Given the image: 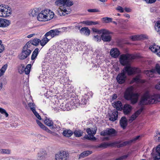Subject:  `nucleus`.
<instances>
[{
	"label": "nucleus",
	"mask_w": 160,
	"mask_h": 160,
	"mask_svg": "<svg viewBox=\"0 0 160 160\" xmlns=\"http://www.w3.org/2000/svg\"><path fill=\"white\" fill-rule=\"evenodd\" d=\"M139 72L138 69L131 66H126L122 70L121 73H119L117 76L116 80L117 82L119 84H122L125 82L126 76L125 74L127 72L128 75L135 74Z\"/></svg>",
	"instance_id": "f257e3e1"
},
{
	"label": "nucleus",
	"mask_w": 160,
	"mask_h": 160,
	"mask_svg": "<svg viewBox=\"0 0 160 160\" xmlns=\"http://www.w3.org/2000/svg\"><path fill=\"white\" fill-rule=\"evenodd\" d=\"M133 89L132 87H128L124 93V98L127 100H130L131 103L133 104L137 102L138 97L137 93H133Z\"/></svg>",
	"instance_id": "f03ea898"
},
{
	"label": "nucleus",
	"mask_w": 160,
	"mask_h": 160,
	"mask_svg": "<svg viewBox=\"0 0 160 160\" xmlns=\"http://www.w3.org/2000/svg\"><path fill=\"white\" fill-rule=\"evenodd\" d=\"M64 5L61 6L58 11L59 14L61 16H64L71 12L70 7L72 6L73 3L71 0H64Z\"/></svg>",
	"instance_id": "7ed1b4c3"
},
{
	"label": "nucleus",
	"mask_w": 160,
	"mask_h": 160,
	"mask_svg": "<svg viewBox=\"0 0 160 160\" xmlns=\"http://www.w3.org/2000/svg\"><path fill=\"white\" fill-rule=\"evenodd\" d=\"M134 56L129 54H122L120 55L119 58L120 63L123 66H130V62L132 60L134 59Z\"/></svg>",
	"instance_id": "20e7f679"
},
{
	"label": "nucleus",
	"mask_w": 160,
	"mask_h": 160,
	"mask_svg": "<svg viewBox=\"0 0 160 160\" xmlns=\"http://www.w3.org/2000/svg\"><path fill=\"white\" fill-rule=\"evenodd\" d=\"M155 102L154 97L146 92L141 99L140 104L142 105L153 104Z\"/></svg>",
	"instance_id": "39448f33"
},
{
	"label": "nucleus",
	"mask_w": 160,
	"mask_h": 160,
	"mask_svg": "<svg viewBox=\"0 0 160 160\" xmlns=\"http://www.w3.org/2000/svg\"><path fill=\"white\" fill-rule=\"evenodd\" d=\"M28 44H26L23 47L21 53L19 56V58L23 60L27 58L31 53L32 49L28 45Z\"/></svg>",
	"instance_id": "423d86ee"
},
{
	"label": "nucleus",
	"mask_w": 160,
	"mask_h": 160,
	"mask_svg": "<svg viewBox=\"0 0 160 160\" xmlns=\"http://www.w3.org/2000/svg\"><path fill=\"white\" fill-rule=\"evenodd\" d=\"M11 8L7 5H0V17L6 18L9 16L11 13Z\"/></svg>",
	"instance_id": "0eeeda50"
},
{
	"label": "nucleus",
	"mask_w": 160,
	"mask_h": 160,
	"mask_svg": "<svg viewBox=\"0 0 160 160\" xmlns=\"http://www.w3.org/2000/svg\"><path fill=\"white\" fill-rule=\"evenodd\" d=\"M50 31L47 32L44 35V37L42 40H40V43L42 47L44 46L52 38H54L53 35L52 36Z\"/></svg>",
	"instance_id": "6e6552de"
},
{
	"label": "nucleus",
	"mask_w": 160,
	"mask_h": 160,
	"mask_svg": "<svg viewBox=\"0 0 160 160\" xmlns=\"http://www.w3.org/2000/svg\"><path fill=\"white\" fill-rule=\"evenodd\" d=\"M111 32L109 31L104 29L101 35V38L104 42H109L111 40V37L110 35Z\"/></svg>",
	"instance_id": "1a4fd4ad"
},
{
	"label": "nucleus",
	"mask_w": 160,
	"mask_h": 160,
	"mask_svg": "<svg viewBox=\"0 0 160 160\" xmlns=\"http://www.w3.org/2000/svg\"><path fill=\"white\" fill-rule=\"evenodd\" d=\"M68 156V154L65 151H62L56 155V160H66Z\"/></svg>",
	"instance_id": "9d476101"
},
{
	"label": "nucleus",
	"mask_w": 160,
	"mask_h": 160,
	"mask_svg": "<svg viewBox=\"0 0 160 160\" xmlns=\"http://www.w3.org/2000/svg\"><path fill=\"white\" fill-rule=\"evenodd\" d=\"M117 133L116 130L112 128H107L105 130L102 131L100 135L102 136L108 135L114 136Z\"/></svg>",
	"instance_id": "9b49d317"
},
{
	"label": "nucleus",
	"mask_w": 160,
	"mask_h": 160,
	"mask_svg": "<svg viewBox=\"0 0 160 160\" xmlns=\"http://www.w3.org/2000/svg\"><path fill=\"white\" fill-rule=\"evenodd\" d=\"M67 29L66 27H63L62 28H57L51 30L50 33H51V35L54 37L58 35L60 33L64 32Z\"/></svg>",
	"instance_id": "f8f14e48"
},
{
	"label": "nucleus",
	"mask_w": 160,
	"mask_h": 160,
	"mask_svg": "<svg viewBox=\"0 0 160 160\" xmlns=\"http://www.w3.org/2000/svg\"><path fill=\"white\" fill-rule=\"evenodd\" d=\"M40 39L37 38H34L28 41L26 44H28V45L32 48V45L38 46L39 45Z\"/></svg>",
	"instance_id": "ddd939ff"
},
{
	"label": "nucleus",
	"mask_w": 160,
	"mask_h": 160,
	"mask_svg": "<svg viewBox=\"0 0 160 160\" xmlns=\"http://www.w3.org/2000/svg\"><path fill=\"white\" fill-rule=\"evenodd\" d=\"M47 12V10H44L39 13L37 17V19L40 21H46V14Z\"/></svg>",
	"instance_id": "4468645a"
},
{
	"label": "nucleus",
	"mask_w": 160,
	"mask_h": 160,
	"mask_svg": "<svg viewBox=\"0 0 160 160\" xmlns=\"http://www.w3.org/2000/svg\"><path fill=\"white\" fill-rule=\"evenodd\" d=\"M143 110V108H142L132 114L129 120V121L130 122H131L133 121L141 113Z\"/></svg>",
	"instance_id": "2eb2a0df"
},
{
	"label": "nucleus",
	"mask_w": 160,
	"mask_h": 160,
	"mask_svg": "<svg viewBox=\"0 0 160 160\" xmlns=\"http://www.w3.org/2000/svg\"><path fill=\"white\" fill-rule=\"evenodd\" d=\"M153 160H160V145L156 148L155 153H152Z\"/></svg>",
	"instance_id": "dca6fc26"
},
{
	"label": "nucleus",
	"mask_w": 160,
	"mask_h": 160,
	"mask_svg": "<svg viewBox=\"0 0 160 160\" xmlns=\"http://www.w3.org/2000/svg\"><path fill=\"white\" fill-rule=\"evenodd\" d=\"M132 109V107L130 105L128 104H126L123 106V112L125 115L128 114L131 112Z\"/></svg>",
	"instance_id": "f3484780"
},
{
	"label": "nucleus",
	"mask_w": 160,
	"mask_h": 160,
	"mask_svg": "<svg viewBox=\"0 0 160 160\" xmlns=\"http://www.w3.org/2000/svg\"><path fill=\"white\" fill-rule=\"evenodd\" d=\"M120 53L119 50L117 48H113L111 49L110 54L112 57L116 58L120 55Z\"/></svg>",
	"instance_id": "a211bd4d"
},
{
	"label": "nucleus",
	"mask_w": 160,
	"mask_h": 160,
	"mask_svg": "<svg viewBox=\"0 0 160 160\" xmlns=\"http://www.w3.org/2000/svg\"><path fill=\"white\" fill-rule=\"evenodd\" d=\"M118 116V112L117 110L114 111L110 115L109 120L114 122L117 119Z\"/></svg>",
	"instance_id": "6ab92c4d"
},
{
	"label": "nucleus",
	"mask_w": 160,
	"mask_h": 160,
	"mask_svg": "<svg viewBox=\"0 0 160 160\" xmlns=\"http://www.w3.org/2000/svg\"><path fill=\"white\" fill-rule=\"evenodd\" d=\"M80 32L82 34L88 36L90 34V31L88 27H84L80 29Z\"/></svg>",
	"instance_id": "aec40b11"
},
{
	"label": "nucleus",
	"mask_w": 160,
	"mask_h": 160,
	"mask_svg": "<svg viewBox=\"0 0 160 160\" xmlns=\"http://www.w3.org/2000/svg\"><path fill=\"white\" fill-rule=\"evenodd\" d=\"M120 125L123 129L125 128L127 125V121L125 117H122L120 121Z\"/></svg>",
	"instance_id": "412c9836"
},
{
	"label": "nucleus",
	"mask_w": 160,
	"mask_h": 160,
	"mask_svg": "<svg viewBox=\"0 0 160 160\" xmlns=\"http://www.w3.org/2000/svg\"><path fill=\"white\" fill-rule=\"evenodd\" d=\"M36 122L38 125L43 130L46 131L47 132L52 134V132L47 127L45 126L40 121L38 120H36Z\"/></svg>",
	"instance_id": "4be33fe9"
},
{
	"label": "nucleus",
	"mask_w": 160,
	"mask_h": 160,
	"mask_svg": "<svg viewBox=\"0 0 160 160\" xmlns=\"http://www.w3.org/2000/svg\"><path fill=\"white\" fill-rule=\"evenodd\" d=\"M46 156V151L44 150L40 151L38 154V157L39 160H44Z\"/></svg>",
	"instance_id": "5701e85b"
},
{
	"label": "nucleus",
	"mask_w": 160,
	"mask_h": 160,
	"mask_svg": "<svg viewBox=\"0 0 160 160\" xmlns=\"http://www.w3.org/2000/svg\"><path fill=\"white\" fill-rule=\"evenodd\" d=\"M112 105L114 108H116L117 110H120L122 109L121 106H122V104L120 101H118L113 102Z\"/></svg>",
	"instance_id": "b1692460"
},
{
	"label": "nucleus",
	"mask_w": 160,
	"mask_h": 160,
	"mask_svg": "<svg viewBox=\"0 0 160 160\" xmlns=\"http://www.w3.org/2000/svg\"><path fill=\"white\" fill-rule=\"evenodd\" d=\"M73 134L72 131L70 129H66L64 130L62 132L63 135L67 137H69L71 136Z\"/></svg>",
	"instance_id": "393cba45"
},
{
	"label": "nucleus",
	"mask_w": 160,
	"mask_h": 160,
	"mask_svg": "<svg viewBox=\"0 0 160 160\" xmlns=\"http://www.w3.org/2000/svg\"><path fill=\"white\" fill-rule=\"evenodd\" d=\"M47 14H46V21L49 20L52 18L54 15V13L51 12L50 10H47Z\"/></svg>",
	"instance_id": "a878e982"
},
{
	"label": "nucleus",
	"mask_w": 160,
	"mask_h": 160,
	"mask_svg": "<svg viewBox=\"0 0 160 160\" xmlns=\"http://www.w3.org/2000/svg\"><path fill=\"white\" fill-rule=\"evenodd\" d=\"M38 51L39 49L38 48H36L33 52L31 57L32 60H34L36 58L38 54Z\"/></svg>",
	"instance_id": "bb28decb"
},
{
	"label": "nucleus",
	"mask_w": 160,
	"mask_h": 160,
	"mask_svg": "<svg viewBox=\"0 0 160 160\" xmlns=\"http://www.w3.org/2000/svg\"><path fill=\"white\" fill-rule=\"evenodd\" d=\"M44 123L45 124L49 127L51 128H52L53 127V123L52 120H51L50 118H47L44 121Z\"/></svg>",
	"instance_id": "cd10ccee"
},
{
	"label": "nucleus",
	"mask_w": 160,
	"mask_h": 160,
	"mask_svg": "<svg viewBox=\"0 0 160 160\" xmlns=\"http://www.w3.org/2000/svg\"><path fill=\"white\" fill-rule=\"evenodd\" d=\"M40 10L39 8H36L34 9L33 10H31L30 13V16H32V17L35 16L38 14Z\"/></svg>",
	"instance_id": "c85d7f7f"
},
{
	"label": "nucleus",
	"mask_w": 160,
	"mask_h": 160,
	"mask_svg": "<svg viewBox=\"0 0 160 160\" xmlns=\"http://www.w3.org/2000/svg\"><path fill=\"white\" fill-rule=\"evenodd\" d=\"M92 152L89 151H84L81 153L79 155V158H83L91 154Z\"/></svg>",
	"instance_id": "c756f323"
},
{
	"label": "nucleus",
	"mask_w": 160,
	"mask_h": 160,
	"mask_svg": "<svg viewBox=\"0 0 160 160\" xmlns=\"http://www.w3.org/2000/svg\"><path fill=\"white\" fill-rule=\"evenodd\" d=\"M159 47L155 44L154 43L150 46L149 49L152 52L155 53H156V51H157Z\"/></svg>",
	"instance_id": "7c9ffc66"
},
{
	"label": "nucleus",
	"mask_w": 160,
	"mask_h": 160,
	"mask_svg": "<svg viewBox=\"0 0 160 160\" xmlns=\"http://www.w3.org/2000/svg\"><path fill=\"white\" fill-rule=\"evenodd\" d=\"M2 21L3 22L2 25V27H7V26H8L10 24V21L9 20L2 18Z\"/></svg>",
	"instance_id": "2f4dec72"
},
{
	"label": "nucleus",
	"mask_w": 160,
	"mask_h": 160,
	"mask_svg": "<svg viewBox=\"0 0 160 160\" xmlns=\"http://www.w3.org/2000/svg\"><path fill=\"white\" fill-rule=\"evenodd\" d=\"M73 133L74 136L77 137H81L83 134L81 130H75Z\"/></svg>",
	"instance_id": "473e14b6"
},
{
	"label": "nucleus",
	"mask_w": 160,
	"mask_h": 160,
	"mask_svg": "<svg viewBox=\"0 0 160 160\" xmlns=\"http://www.w3.org/2000/svg\"><path fill=\"white\" fill-rule=\"evenodd\" d=\"M8 67V64H6L3 65L1 69H0V77H1L3 75L5 72Z\"/></svg>",
	"instance_id": "72a5a7b5"
},
{
	"label": "nucleus",
	"mask_w": 160,
	"mask_h": 160,
	"mask_svg": "<svg viewBox=\"0 0 160 160\" xmlns=\"http://www.w3.org/2000/svg\"><path fill=\"white\" fill-rule=\"evenodd\" d=\"M25 66L24 64H21L18 66V72L20 74H22L24 72Z\"/></svg>",
	"instance_id": "f704fd0d"
},
{
	"label": "nucleus",
	"mask_w": 160,
	"mask_h": 160,
	"mask_svg": "<svg viewBox=\"0 0 160 160\" xmlns=\"http://www.w3.org/2000/svg\"><path fill=\"white\" fill-rule=\"evenodd\" d=\"M31 65V64H28L27 65L26 68L24 69V72H25V74H28L29 73Z\"/></svg>",
	"instance_id": "c9c22d12"
},
{
	"label": "nucleus",
	"mask_w": 160,
	"mask_h": 160,
	"mask_svg": "<svg viewBox=\"0 0 160 160\" xmlns=\"http://www.w3.org/2000/svg\"><path fill=\"white\" fill-rule=\"evenodd\" d=\"M64 0H58L55 2V4L57 6H62L64 5ZM60 7H59L60 8Z\"/></svg>",
	"instance_id": "e433bc0d"
},
{
	"label": "nucleus",
	"mask_w": 160,
	"mask_h": 160,
	"mask_svg": "<svg viewBox=\"0 0 160 160\" xmlns=\"http://www.w3.org/2000/svg\"><path fill=\"white\" fill-rule=\"evenodd\" d=\"M92 29L93 32H96L97 34H100L102 33L104 29L98 30L96 28H92Z\"/></svg>",
	"instance_id": "4c0bfd02"
},
{
	"label": "nucleus",
	"mask_w": 160,
	"mask_h": 160,
	"mask_svg": "<svg viewBox=\"0 0 160 160\" xmlns=\"http://www.w3.org/2000/svg\"><path fill=\"white\" fill-rule=\"evenodd\" d=\"M86 131L88 134L90 136L95 135L96 133V131H93L90 128H88L87 129Z\"/></svg>",
	"instance_id": "58836bf2"
},
{
	"label": "nucleus",
	"mask_w": 160,
	"mask_h": 160,
	"mask_svg": "<svg viewBox=\"0 0 160 160\" xmlns=\"http://www.w3.org/2000/svg\"><path fill=\"white\" fill-rule=\"evenodd\" d=\"M132 142V140L124 142L119 145V147H122L126 146Z\"/></svg>",
	"instance_id": "ea45409f"
},
{
	"label": "nucleus",
	"mask_w": 160,
	"mask_h": 160,
	"mask_svg": "<svg viewBox=\"0 0 160 160\" xmlns=\"http://www.w3.org/2000/svg\"><path fill=\"white\" fill-rule=\"evenodd\" d=\"M155 28L158 32L160 33V22H158L155 24Z\"/></svg>",
	"instance_id": "a19ab883"
},
{
	"label": "nucleus",
	"mask_w": 160,
	"mask_h": 160,
	"mask_svg": "<svg viewBox=\"0 0 160 160\" xmlns=\"http://www.w3.org/2000/svg\"><path fill=\"white\" fill-rule=\"evenodd\" d=\"M110 144L106 142H104L101 144L99 146V148H106L108 146L110 145Z\"/></svg>",
	"instance_id": "79ce46f5"
},
{
	"label": "nucleus",
	"mask_w": 160,
	"mask_h": 160,
	"mask_svg": "<svg viewBox=\"0 0 160 160\" xmlns=\"http://www.w3.org/2000/svg\"><path fill=\"white\" fill-rule=\"evenodd\" d=\"M0 112L2 114H4L6 117H8V114L6 112V110L1 108H0Z\"/></svg>",
	"instance_id": "37998d69"
},
{
	"label": "nucleus",
	"mask_w": 160,
	"mask_h": 160,
	"mask_svg": "<svg viewBox=\"0 0 160 160\" xmlns=\"http://www.w3.org/2000/svg\"><path fill=\"white\" fill-rule=\"evenodd\" d=\"M0 152L2 153L9 154L10 153V151L9 149H1L0 150Z\"/></svg>",
	"instance_id": "c03bdc74"
},
{
	"label": "nucleus",
	"mask_w": 160,
	"mask_h": 160,
	"mask_svg": "<svg viewBox=\"0 0 160 160\" xmlns=\"http://www.w3.org/2000/svg\"><path fill=\"white\" fill-rule=\"evenodd\" d=\"M28 105L33 112L36 111L35 109V108L34 104L33 103H30L28 104Z\"/></svg>",
	"instance_id": "a18cd8bd"
},
{
	"label": "nucleus",
	"mask_w": 160,
	"mask_h": 160,
	"mask_svg": "<svg viewBox=\"0 0 160 160\" xmlns=\"http://www.w3.org/2000/svg\"><path fill=\"white\" fill-rule=\"evenodd\" d=\"M92 21H85L81 22H80L81 23L85 24L87 26L91 25Z\"/></svg>",
	"instance_id": "49530a36"
},
{
	"label": "nucleus",
	"mask_w": 160,
	"mask_h": 160,
	"mask_svg": "<svg viewBox=\"0 0 160 160\" xmlns=\"http://www.w3.org/2000/svg\"><path fill=\"white\" fill-rule=\"evenodd\" d=\"M139 39V40L140 39H147L148 38V37L145 34H141L140 35H138Z\"/></svg>",
	"instance_id": "de8ad7c7"
},
{
	"label": "nucleus",
	"mask_w": 160,
	"mask_h": 160,
	"mask_svg": "<svg viewBox=\"0 0 160 160\" xmlns=\"http://www.w3.org/2000/svg\"><path fill=\"white\" fill-rule=\"evenodd\" d=\"M102 19L106 23L111 22L112 20V18H103Z\"/></svg>",
	"instance_id": "09e8293b"
},
{
	"label": "nucleus",
	"mask_w": 160,
	"mask_h": 160,
	"mask_svg": "<svg viewBox=\"0 0 160 160\" xmlns=\"http://www.w3.org/2000/svg\"><path fill=\"white\" fill-rule=\"evenodd\" d=\"M129 154L130 153H128L127 154L125 155L122 156L121 157H120L118 158L119 160H122L123 159H126L128 157Z\"/></svg>",
	"instance_id": "8fccbe9b"
},
{
	"label": "nucleus",
	"mask_w": 160,
	"mask_h": 160,
	"mask_svg": "<svg viewBox=\"0 0 160 160\" xmlns=\"http://www.w3.org/2000/svg\"><path fill=\"white\" fill-rule=\"evenodd\" d=\"M88 11L90 12H99V10L97 9H88Z\"/></svg>",
	"instance_id": "3c124183"
},
{
	"label": "nucleus",
	"mask_w": 160,
	"mask_h": 160,
	"mask_svg": "<svg viewBox=\"0 0 160 160\" xmlns=\"http://www.w3.org/2000/svg\"><path fill=\"white\" fill-rule=\"evenodd\" d=\"M101 38L99 36L97 35L96 36H94V40L97 42H99L101 41Z\"/></svg>",
	"instance_id": "603ef678"
},
{
	"label": "nucleus",
	"mask_w": 160,
	"mask_h": 160,
	"mask_svg": "<svg viewBox=\"0 0 160 160\" xmlns=\"http://www.w3.org/2000/svg\"><path fill=\"white\" fill-rule=\"evenodd\" d=\"M155 69L157 72L160 74V66L158 64H157L156 65Z\"/></svg>",
	"instance_id": "864d4df0"
},
{
	"label": "nucleus",
	"mask_w": 160,
	"mask_h": 160,
	"mask_svg": "<svg viewBox=\"0 0 160 160\" xmlns=\"http://www.w3.org/2000/svg\"><path fill=\"white\" fill-rule=\"evenodd\" d=\"M138 35L132 36L131 37V39L132 41H136V40H139Z\"/></svg>",
	"instance_id": "5fc2aeb1"
},
{
	"label": "nucleus",
	"mask_w": 160,
	"mask_h": 160,
	"mask_svg": "<svg viewBox=\"0 0 160 160\" xmlns=\"http://www.w3.org/2000/svg\"><path fill=\"white\" fill-rule=\"evenodd\" d=\"M2 42L1 40H0V53L2 52L4 49V47L1 43Z\"/></svg>",
	"instance_id": "6e6d98bb"
},
{
	"label": "nucleus",
	"mask_w": 160,
	"mask_h": 160,
	"mask_svg": "<svg viewBox=\"0 0 160 160\" xmlns=\"http://www.w3.org/2000/svg\"><path fill=\"white\" fill-rule=\"evenodd\" d=\"M116 10H118L121 12H124L123 8L121 6H118L116 8Z\"/></svg>",
	"instance_id": "4d7b16f0"
},
{
	"label": "nucleus",
	"mask_w": 160,
	"mask_h": 160,
	"mask_svg": "<svg viewBox=\"0 0 160 160\" xmlns=\"http://www.w3.org/2000/svg\"><path fill=\"white\" fill-rule=\"evenodd\" d=\"M33 112L38 119L40 120L41 119V118L40 116L36 111H35Z\"/></svg>",
	"instance_id": "13d9d810"
},
{
	"label": "nucleus",
	"mask_w": 160,
	"mask_h": 160,
	"mask_svg": "<svg viewBox=\"0 0 160 160\" xmlns=\"http://www.w3.org/2000/svg\"><path fill=\"white\" fill-rule=\"evenodd\" d=\"M155 88L156 89L160 90V82L155 85Z\"/></svg>",
	"instance_id": "bf43d9fd"
},
{
	"label": "nucleus",
	"mask_w": 160,
	"mask_h": 160,
	"mask_svg": "<svg viewBox=\"0 0 160 160\" xmlns=\"http://www.w3.org/2000/svg\"><path fill=\"white\" fill-rule=\"evenodd\" d=\"M156 54L158 55V56L160 57V47H159L158 50L157 51H156Z\"/></svg>",
	"instance_id": "052dcab7"
},
{
	"label": "nucleus",
	"mask_w": 160,
	"mask_h": 160,
	"mask_svg": "<svg viewBox=\"0 0 160 160\" xmlns=\"http://www.w3.org/2000/svg\"><path fill=\"white\" fill-rule=\"evenodd\" d=\"M86 100L84 98L82 99L81 102L80 103L82 105H84L86 103Z\"/></svg>",
	"instance_id": "680f3d73"
},
{
	"label": "nucleus",
	"mask_w": 160,
	"mask_h": 160,
	"mask_svg": "<svg viewBox=\"0 0 160 160\" xmlns=\"http://www.w3.org/2000/svg\"><path fill=\"white\" fill-rule=\"evenodd\" d=\"M124 10L127 12H130L131 11V9L129 8H125Z\"/></svg>",
	"instance_id": "e2e57ef3"
},
{
	"label": "nucleus",
	"mask_w": 160,
	"mask_h": 160,
	"mask_svg": "<svg viewBox=\"0 0 160 160\" xmlns=\"http://www.w3.org/2000/svg\"><path fill=\"white\" fill-rule=\"evenodd\" d=\"M94 135L91 136L90 140H96V138L93 136Z\"/></svg>",
	"instance_id": "0e129e2a"
},
{
	"label": "nucleus",
	"mask_w": 160,
	"mask_h": 160,
	"mask_svg": "<svg viewBox=\"0 0 160 160\" xmlns=\"http://www.w3.org/2000/svg\"><path fill=\"white\" fill-rule=\"evenodd\" d=\"M112 100H115L117 98V95L116 94H114L112 97Z\"/></svg>",
	"instance_id": "69168bd1"
},
{
	"label": "nucleus",
	"mask_w": 160,
	"mask_h": 160,
	"mask_svg": "<svg viewBox=\"0 0 160 160\" xmlns=\"http://www.w3.org/2000/svg\"><path fill=\"white\" fill-rule=\"evenodd\" d=\"M91 25H95L96 24H98L99 23L98 22V21L97 22H93L92 21V23H91Z\"/></svg>",
	"instance_id": "338daca9"
},
{
	"label": "nucleus",
	"mask_w": 160,
	"mask_h": 160,
	"mask_svg": "<svg viewBox=\"0 0 160 160\" xmlns=\"http://www.w3.org/2000/svg\"><path fill=\"white\" fill-rule=\"evenodd\" d=\"M35 35V34L34 33L32 34L28 35L27 36V38H30L32 37H33Z\"/></svg>",
	"instance_id": "774afa93"
}]
</instances>
